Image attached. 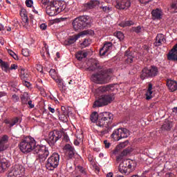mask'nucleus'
<instances>
[{"label":"nucleus","mask_w":177,"mask_h":177,"mask_svg":"<svg viewBox=\"0 0 177 177\" xmlns=\"http://www.w3.org/2000/svg\"><path fill=\"white\" fill-rule=\"evenodd\" d=\"M118 147H125V142H122L118 145L116 149L113 151V154H118Z\"/></svg>","instance_id":"nucleus-39"},{"label":"nucleus","mask_w":177,"mask_h":177,"mask_svg":"<svg viewBox=\"0 0 177 177\" xmlns=\"http://www.w3.org/2000/svg\"><path fill=\"white\" fill-rule=\"evenodd\" d=\"M49 74L50 77L54 80L56 77H57L59 75H57V73L56 72V70L55 69H50L49 71Z\"/></svg>","instance_id":"nucleus-37"},{"label":"nucleus","mask_w":177,"mask_h":177,"mask_svg":"<svg viewBox=\"0 0 177 177\" xmlns=\"http://www.w3.org/2000/svg\"><path fill=\"white\" fill-rule=\"evenodd\" d=\"M26 5L28 8H32V5H34V1L32 0H26Z\"/></svg>","instance_id":"nucleus-41"},{"label":"nucleus","mask_w":177,"mask_h":177,"mask_svg":"<svg viewBox=\"0 0 177 177\" xmlns=\"http://www.w3.org/2000/svg\"><path fill=\"white\" fill-rule=\"evenodd\" d=\"M10 167V162L6 158H1L0 160V174L3 172L6 168H9Z\"/></svg>","instance_id":"nucleus-19"},{"label":"nucleus","mask_w":177,"mask_h":177,"mask_svg":"<svg viewBox=\"0 0 177 177\" xmlns=\"http://www.w3.org/2000/svg\"><path fill=\"white\" fill-rule=\"evenodd\" d=\"M23 174H24V167L20 165H15L12 167L9 176H18Z\"/></svg>","instance_id":"nucleus-13"},{"label":"nucleus","mask_w":177,"mask_h":177,"mask_svg":"<svg viewBox=\"0 0 177 177\" xmlns=\"http://www.w3.org/2000/svg\"><path fill=\"white\" fill-rule=\"evenodd\" d=\"M124 57H126V60L128 63H132L133 62V53L129 51H126Z\"/></svg>","instance_id":"nucleus-28"},{"label":"nucleus","mask_w":177,"mask_h":177,"mask_svg":"<svg viewBox=\"0 0 177 177\" xmlns=\"http://www.w3.org/2000/svg\"><path fill=\"white\" fill-rule=\"evenodd\" d=\"M0 96H6V93L0 92Z\"/></svg>","instance_id":"nucleus-63"},{"label":"nucleus","mask_w":177,"mask_h":177,"mask_svg":"<svg viewBox=\"0 0 177 177\" xmlns=\"http://www.w3.org/2000/svg\"><path fill=\"white\" fill-rule=\"evenodd\" d=\"M168 60H174L177 62V44L174 45L172 49L167 55Z\"/></svg>","instance_id":"nucleus-16"},{"label":"nucleus","mask_w":177,"mask_h":177,"mask_svg":"<svg viewBox=\"0 0 177 177\" xmlns=\"http://www.w3.org/2000/svg\"><path fill=\"white\" fill-rule=\"evenodd\" d=\"M91 17L83 15L75 18L72 22V26L75 31H80V30H84V28L91 27Z\"/></svg>","instance_id":"nucleus-4"},{"label":"nucleus","mask_w":177,"mask_h":177,"mask_svg":"<svg viewBox=\"0 0 177 177\" xmlns=\"http://www.w3.org/2000/svg\"><path fill=\"white\" fill-rule=\"evenodd\" d=\"M81 45L84 48H86V46H89V40H88V39H84Z\"/></svg>","instance_id":"nucleus-42"},{"label":"nucleus","mask_w":177,"mask_h":177,"mask_svg":"<svg viewBox=\"0 0 177 177\" xmlns=\"http://www.w3.org/2000/svg\"><path fill=\"white\" fill-rule=\"evenodd\" d=\"M166 177H175V176H174V174L172 173H168L166 174Z\"/></svg>","instance_id":"nucleus-57"},{"label":"nucleus","mask_w":177,"mask_h":177,"mask_svg":"<svg viewBox=\"0 0 177 177\" xmlns=\"http://www.w3.org/2000/svg\"><path fill=\"white\" fill-rule=\"evenodd\" d=\"M18 67L19 66H17V64H11V66H10V70H17Z\"/></svg>","instance_id":"nucleus-47"},{"label":"nucleus","mask_w":177,"mask_h":177,"mask_svg":"<svg viewBox=\"0 0 177 177\" xmlns=\"http://www.w3.org/2000/svg\"><path fill=\"white\" fill-rule=\"evenodd\" d=\"M104 145H105L106 149H109L110 147V142H108L107 140L104 141Z\"/></svg>","instance_id":"nucleus-50"},{"label":"nucleus","mask_w":177,"mask_h":177,"mask_svg":"<svg viewBox=\"0 0 177 177\" xmlns=\"http://www.w3.org/2000/svg\"><path fill=\"white\" fill-rule=\"evenodd\" d=\"M165 37H164V35L158 34L156 36V41L154 42L155 46H161L162 44H165Z\"/></svg>","instance_id":"nucleus-21"},{"label":"nucleus","mask_w":177,"mask_h":177,"mask_svg":"<svg viewBox=\"0 0 177 177\" xmlns=\"http://www.w3.org/2000/svg\"><path fill=\"white\" fill-rule=\"evenodd\" d=\"M172 128V123L171 122H165L162 125V129H165L166 131H169Z\"/></svg>","instance_id":"nucleus-35"},{"label":"nucleus","mask_w":177,"mask_h":177,"mask_svg":"<svg viewBox=\"0 0 177 177\" xmlns=\"http://www.w3.org/2000/svg\"><path fill=\"white\" fill-rule=\"evenodd\" d=\"M9 140V137L7 135L3 136L0 138V151H5L8 149L6 143Z\"/></svg>","instance_id":"nucleus-17"},{"label":"nucleus","mask_w":177,"mask_h":177,"mask_svg":"<svg viewBox=\"0 0 177 177\" xmlns=\"http://www.w3.org/2000/svg\"><path fill=\"white\" fill-rule=\"evenodd\" d=\"M40 28L41 30H46V28H48V26L46 25V24H41L40 25Z\"/></svg>","instance_id":"nucleus-49"},{"label":"nucleus","mask_w":177,"mask_h":177,"mask_svg":"<svg viewBox=\"0 0 177 177\" xmlns=\"http://www.w3.org/2000/svg\"><path fill=\"white\" fill-rule=\"evenodd\" d=\"M128 136H129V130L125 128L114 130L111 134V138L117 141L121 140V139H125L126 138H128Z\"/></svg>","instance_id":"nucleus-8"},{"label":"nucleus","mask_w":177,"mask_h":177,"mask_svg":"<svg viewBox=\"0 0 177 177\" xmlns=\"http://www.w3.org/2000/svg\"><path fill=\"white\" fill-rule=\"evenodd\" d=\"M77 169H79L80 172H81L82 174H84V175L85 174H86V171H85V169H84V167L81 166H77Z\"/></svg>","instance_id":"nucleus-45"},{"label":"nucleus","mask_w":177,"mask_h":177,"mask_svg":"<svg viewBox=\"0 0 177 177\" xmlns=\"http://www.w3.org/2000/svg\"><path fill=\"white\" fill-rule=\"evenodd\" d=\"M88 70L90 71H97V73L93 74L91 81L95 84H107L110 81V74L111 69L102 68L99 66V62L95 59H90L88 62Z\"/></svg>","instance_id":"nucleus-2"},{"label":"nucleus","mask_w":177,"mask_h":177,"mask_svg":"<svg viewBox=\"0 0 177 177\" xmlns=\"http://www.w3.org/2000/svg\"><path fill=\"white\" fill-rule=\"evenodd\" d=\"M21 17L22 18V24L24 28L28 30V28H30V24H28V17L27 16V14H26L24 12H21Z\"/></svg>","instance_id":"nucleus-24"},{"label":"nucleus","mask_w":177,"mask_h":177,"mask_svg":"<svg viewBox=\"0 0 177 177\" xmlns=\"http://www.w3.org/2000/svg\"><path fill=\"white\" fill-rule=\"evenodd\" d=\"M169 10L172 13H177V0H172Z\"/></svg>","instance_id":"nucleus-31"},{"label":"nucleus","mask_w":177,"mask_h":177,"mask_svg":"<svg viewBox=\"0 0 177 177\" xmlns=\"http://www.w3.org/2000/svg\"><path fill=\"white\" fill-rule=\"evenodd\" d=\"M153 96L154 94H153V84H149L146 93V99L147 100H150V99H153Z\"/></svg>","instance_id":"nucleus-26"},{"label":"nucleus","mask_w":177,"mask_h":177,"mask_svg":"<svg viewBox=\"0 0 177 177\" xmlns=\"http://www.w3.org/2000/svg\"><path fill=\"white\" fill-rule=\"evenodd\" d=\"M150 1L151 0H139V1L140 2V3H149V2H150Z\"/></svg>","instance_id":"nucleus-52"},{"label":"nucleus","mask_w":177,"mask_h":177,"mask_svg":"<svg viewBox=\"0 0 177 177\" xmlns=\"http://www.w3.org/2000/svg\"><path fill=\"white\" fill-rule=\"evenodd\" d=\"M131 0H116V9L127 10L131 8Z\"/></svg>","instance_id":"nucleus-14"},{"label":"nucleus","mask_w":177,"mask_h":177,"mask_svg":"<svg viewBox=\"0 0 177 177\" xmlns=\"http://www.w3.org/2000/svg\"><path fill=\"white\" fill-rule=\"evenodd\" d=\"M136 164L135 161L132 160H124L122 163H120L119 165V171L120 174H127L128 172V169H132V168H135Z\"/></svg>","instance_id":"nucleus-9"},{"label":"nucleus","mask_w":177,"mask_h":177,"mask_svg":"<svg viewBox=\"0 0 177 177\" xmlns=\"http://www.w3.org/2000/svg\"><path fill=\"white\" fill-rule=\"evenodd\" d=\"M51 100H54V102H55L56 104H59V100H57V98L55 97L54 96L50 97Z\"/></svg>","instance_id":"nucleus-53"},{"label":"nucleus","mask_w":177,"mask_h":177,"mask_svg":"<svg viewBox=\"0 0 177 177\" xmlns=\"http://www.w3.org/2000/svg\"><path fill=\"white\" fill-rule=\"evenodd\" d=\"M44 48L46 49V52L47 55H49V50L48 49V46L45 44Z\"/></svg>","instance_id":"nucleus-58"},{"label":"nucleus","mask_w":177,"mask_h":177,"mask_svg":"<svg viewBox=\"0 0 177 177\" xmlns=\"http://www.w3.org/2000/svg\"><path fill=\"white\" fill-rule=\"evenodd\" d=\"M60 161V156L57 153H53L47 160L46 168L49 171H53L55 168L59 167Z\"/></svg>","instance_id":"nucleus-7"},{"label":"nucleus","mask_w":177,"mask_h":177,"mask_svg":"<svg viewBox=\"0 0 177 177\" xmlns=\"http://www.w3.org/2000/svg\"><path fill=\"white\" fill-rule=\"evenodd\" d=\"M114 84H109L106 86H100L95 90V93L99 96L102 93H106L107 92H114Z\"/></svg>","instance_id":"nucleus-15"},{"label":"nucleus","mask_w":177,"mask_h":177,"mask_svg":"<svg viewBox=\"0 0 177 177\" xmlns=\"http://www.w3.org/2000/svg\"><path fill=\"white\" fill-rule=\"evenodd\" d=\"M115 35L116 36L118 39H120V41H122V39H124V33H122V32H117L116 33H115Z\"/></svg>","instance_id":"nucleus-38"},{"label":"nucleus","mask_w":177,"mask_h":177,"mask_svg":"<svg viewBox=\"0 0 177 177\" xmlns=\"http://www.w3.org/2000/svg\"><path fill=\"white\" fill-rule=\"evenodd\" d=\"M62 136L63 133L57 130L50 132L48 139V145H50V146H53V145H55V143H56V142H57Z\"/></svg>","instance_id":"nucleus-10"},{"label":"nucleus","mask_w":177,"mask_h":177,"mask_svg":"<svg viewBox=\"0 0 177 177\" xmlns=\"http://www.w3.org/2000/svg\"><path fill=\"white\" fill-rule=\"evenodd\" d=\"M32 12H33L34 13H35L36 15H38V12L37 11V10H35V8H33V9H32Z\"/></svg>","instance_id":"nucleus-64"},{"label":"nucleus","mask_w":177,"mask_h":177,"mask_svg":"<svg viewBox=\"0 0 177 177\" xmlns=\"http://www.w3.org/2000/svg\"><path fill=\"white\" fill-rule=\"evenodd\" d=\"M28 104L30 106V109H34V104H32V101L31 100L28 101Z\"/></svg>","instance_id":"nucleus-54"},{"label":"nucleus","mask_w":177,"mask_h":177,"mask_svg":"<svg viewBox=\"0 0 177 177\" xmlns=\"http://www.w3.org/2000/svg\"><path fill=\"white\" fill-rule=\"evenodd\" d=\"M167 88L171 91V92H175L177 89V82L172 80H168L167 82Z\"/></svg>","instance_id":"nucleus-22"},{"label":"nucleus","mask_w":177,"mask_h":177,"mask_svg":"<svg viewBox=\"0 0 177 177\" xmlns=\"http://www.w3.org/2000/svg\"><path fill=\"white\" fill-rule=\"evenodd\" d=\"M12 99H15V100H19V97L17 95H13Z\"/></svg>","instance_id":"nucleus-61"},{"label":"nucleus","mask_w":177,"mask_h":177,"mask_svg":"<svg viewBox=\"0 0 177 177\" xmlns=\"http://www.w3.org/2000/svg\"><path fill=\"white\" fill-rule=\"evenodd\" d=\"M172 111H173V113H175V114H176V113H177V106L173 108V109H172Z\"/></svg>","instance_id":"nucleus-62"},{"label":"nucleus","mask_w":177,"mask_h":177,"mask_svg":"<svg viewBox=\"0 0 177 177\" xmlns=\"http://www.w3.org/2000/svg\"><path fill=\"white\" fill-rule=\"evenodd\" d=\"M24 85L25 86H26L27 88H30V86H31V84H30V82H27V81H25L24 83Z\"/></svg>","instance_id":"nucleus-51"},{"label":"nucleus","mask_w":177,"mask_h":177,"mask_svg":"<svg viewBox=\"0 0 177 177\" xmlns=\"http://www.w3.org/2000/svg\"><path fill=\"white\" fill-rule=\"evenodd\" d=\"M84 35H86V32H82V33L71 36L64 41V45L65 46L73 45V44H75V42H77V41H78L81 37H84Z\"/></svg>","instance_id":"nucleus-12"},{"label":"nucleus","mask_w":177,"mask_h":177,"mask_svg":"<svg viewBox=\"0 0 177 177\" xmlns=\"http://www.w3.org/2000/svg\"><path fill=\"white\" fill-rule=\"evenodd\" d=\"M100 2L97 0H93L91 1L90 2L86 3L87 8H88V9H92L93 8H95V6H97V5H99Z\"/></svg>","instance_id":"nucleus-30"},{"label":"nucleus","mask_w":177,"mask_h":177,"mask_svg":"<svg viewBox=\"0 0 177 177\" xmlns=\"http://www.w3.org/2000/svg\"><path fill=\"white\" fill-rule=\"evenodd\" d=\"M19 149L22 153H31L38 156L39 160L44 162L49 156V149L45 145H37V142L32 137H26L19 143Z\"/></svg>","instance_id":"nucleus-1"},{"label":"nucleus","mask_w":177,"mask_h":177,"mask_svg":"<svg viewBox=\"0 0 177 177\" xmlns=\"http://www.w3.org/2000/svg\"><path fill=\"white\" fill-rule=\"evenodd\" d=\"M55 82L58 84L59 88H63L64 86V82H63V79L60 77V76H57L55 78H54Z\"/></svg>","instance_id":"nucleus-33"},{"label":"nucleus","mask_w":177,"mask_h":177,"mask_svg":"<svg viewBox=\"0 0 177 177\" xmlns=\"http://www.w3.org/2000/svg\"><path fill=\"white\" fill-rule=\"evenodd\" d=\"M115 99L114 94H106L101 95L93 104V107H103L110 104Z\"/></svg>","instance_id":"nucleus-6"},{"label":"nucleus","mask_w":177,"mask_h":177,"mask_svg":"<svg viewBox=\"0 0 177 177\" xmlns=\"http://www.w3.org/2000/svg\"><path fill=\"white\" fill-rule=\"evenodd\" d=\"M158 69L156 66H151L150 69L147 68H145L142 70V73L140 75L141 80H146V78H149V77H156L157 75V73Z\"/></svg>","instance_id":"nucleus-11"},{"label":"nucleus","mask_w":177,"mask_h":177,"mask_svg":"<svg viewBox=\"0 0 177 177\" xmlns=\"http://www.w3.org/2000/svg\"><path fill=\"white\" fill-rule=\"evenodd\" d=\"M22 55H24L25 57H27L30 55V53L28 52V49H23L22 50Z\"/></svg>","instance_id":"nucleus-44"},{"label":"nucleus","mask_w":177,"mask_h":177,"mask_svg":"<svg viewBox=\"0 0 177 177\" xmlns=\"http://www.w3.org/2000/svg\"><path fill=\"white\" fill-rule=\"evenodd\" d=\"M63 140H64V142H70V139L68 138V136H65L64 139Z\"/></svg>","instance_id":"nucleus-56"},{"label":"nucleus","mask_w":177,"mask_h":177,"mask_svg":"<svg viewBox=\"0 0 177 177\" xmlns=\"http://www.w3.org/2000/svg\"><path fill=\"white\" fill-rule=\"evenodd\" d=\"M134 24V22L132 21H127L125 22H122L120 26L121 27H127V26H133Z\"/></svg>","instance_id":"nucleus-36"},{"label":"nucleus","mask_w":177,"mask_h":177,"mask_svg":"<svg viewBox=\"0 0 177 177\" xmlns=\"http://www.w3.org/2000/svg\"><path fill=\"white\" fill-rule=\"evenodd\" d=\"M37 71H39V73H42L43 72V69H42V66L41 65H37L36 67Z\"/></svg>","instance_id":"nucleus-48"},{"label":"nucleus","mask_w":177,"mask_h":177,"mask_svg":"<svg viewBox=\"0 0 177 177\" xmlns=\"http://www.w3.org/2000/svg\"><path fill=\"white\" fill-rule=\"evenodd\" d=\"M48 111L53 114L55 113V109L52 108V106H48Z\"/></svg>","instance_id":"nucleus-55"},{"label":"nucleus","mask_w":177,"mask_h":177,"mask_svg":"<svg viewBox=\"0 0 177 177\" xmlns=\"http://www.w3.org/2000/svg\"><path fill=\"white\" fill-rule=\"evenodd\" d=\"M46 12L49 16H57L60 12L63 11V6L62 2L53 1L47 4Z\"/></svg>","instance_id":"nucleus-5"},{"label":"nucleus","mask_w":177,"mask_h":177,"mask_svg":"<svg viewBox=\"0 0 177 177\" xmlns=\"http://www.w3.org/2000/svg\"><path fill=\"white\" fill-rule=\"evenodd\" d=\"M113 118L114 117L110 112H102L100 113L96 125L97 127H100V128L103 127L104 128H106V130L102 131V135H106V133H109L110 131L112 129L110 125Z\"/></svg>","instance_id":"nucleus-3"},{"label":"nucleus","mask_w":177,"mask_h":177,"mask_svg":"<svg viewBox=\"0 0 177 177\" xmlns=\"http://www.w3.org/2000/svg\"><path fill=\"white\" fill-rule=\"evenodd\" d=\"M111 48H113V44L111 42L105 43L103 47L100 50V55L101 56H104L109 50H111Z\"/></svg>","instance_id":"nucleus-18"},{"label":"nucleus","mask_w":177,"mask_h":177,"mask_svg":"<svg viewBox=\"0 0 177 177\" xmlns=\"http://www.w3.org/2000/svg\"><path fill=\"white\" fill-rule=\"evenodd\" d=\"M106 177H113V172H109L106 174Z\"/></svg>","instance_id":"nucleus-59"},{"label":"nucleus","mask_w":177,"mask_h":177,"mask_svg":"<svg viewBox=\"0 0 177 177\" xmlns=\"http://www.w3.org/2000/svg\"><path fill=\"white\" fill-rule=\"evenodd\" d=\"M151 15L153 20H160L162 18V10L160 8L153 10L151 12Z\"/></svg>","instance_id":"nucleus-20"},{"label":"nucleus","mask_w":177,"mask_h":177,"mask_svg":"<svg viewBox=\"0 0 177 177\" xmlns=\"http://www.w3.org/2000/svg\"><path fill=\"white\" fill-rule=\"evenodd\" d=\"M100 8L102 9V10L104 12H109L110 11V7H109V6H101Z\"/></svg>","instance_id":"nucleus-46"},{"label":"nucleus","mask_w":177,"mask_h":177,"mask_svg":"<svg viewBox=\"0 0 177 177\" xmlns=\"http://www.w3.org/2000/svg\"><path fill=\"white\" fill-rule=\"evenodd\" d=\"M0 67L4 73H10V64H9V62L0 59Z\"/></svg>","instance_id":"nucleus-23"},{"label":"nucleus","mask_w":177,"mask_h":177,"mask_svg":"<svg viewBox=\"0 0 177 177\" xmlns=\"http://www.w3.org/2000/svg\"><path fill=\"white\" fill-rule=\"evenodd\" d=\"M86 56H88V53L86 51H79L76 53V59H77V60L85 59Z\"/></svg>","instance_id":"nucleus-27"},{"label":"nucleus","mask_w":177,"mask_h":177,"mask_svg":"<svg viewBox=\"0 0 177 177\" xmlns=\"http://www.w3.org/2000/svg\"><path fill=\"white\" fill-rule=\"evenodd\" d=\"M97 120H99V114H97V112H93L91 115V120L97 124Z\"/></svg>","instance_id":"nucleus-34"},{"label":"nucleus","mask_w":177,"mask_h":177,"mask_svg":"<svg viewBox=\"0 0 177 177\" xmlns=\"http://www.w3.org/2000/svg\"><path fill=\"white\" fill-rule=\"evenodd\" d=\"M64 150H66V151H68L69 153L70 157H73L74 154H75V149H74V147L70 144H66L64 147Z\"/></svg>","instance_id":"nucleus-25"},{"label":"nucleus","mask_w":177,"mask_h":177,"mask_svg":"<svg viewBox=\"0 0 177 177\" xmlns=\"http://www.w3.org/2000/svg\"><path fill=\"white\" fill-rule=\"evenodd\" d=\"M19 120L20 119H19L18 118H15L12 119L11 121H6V124H8L10 128H12V127H14V125H16V124H19Z\"/></svg>","instance_id":"nucleus-29"},{"label":"nucleus","mask_w":177,"mask_h":177,"mask_svg":"<svg viewBox=\"0 0 177 177\" xmlns=\"http://www.w3.org/2000/svg\"><path fill=\"white\" fill-rule=\"evenodd\" d=\"M21 80H27L28 78V71L23 68L20 70Z\"/></svg>","instance_id":"nucleus-32"},{"label":"nucleus","mask_w":177,"mask_h":177,"mask_svg":"<svg viewBox=\"0 0 177 177\" xmlns=\"http://www.w3.org/2000/svg\"><path fill=\"white\" fill-rule=\"evenodd\" d=\"M141 30H142V28L140 26H137V27L133 28V31H134L135 32H137V33L140 32Z\"/></svg>","instance_id":"nucleus-43"},{"label":"nucleus","mask_w":177,"mask_h":177,"mask_svg":"<svg viewBox=\"0 0 177 177\" xmlns=\"http://www.w3.org/2000/svg\"><path fill=\"white\" fill-rule=\"evenodd\" d=\"M74 145L75 146H78V145H80V141H78V140H75Z\"/></svg>","instance_id":"nucleus-60"},{"label":"nucleus","mask_w":177,"mask_h":177,"mask_svg":"<svg viewBox=\"0 0 177 177\" xmlns=\"http://www.w3.org/2000/svg\"><path fill=\"white\" fill-rule=\"evenodd\" d=\"M8 52L9 55H10V56L15 59V60H17V59H19L17 55H16V53H15V52H13L12 50H8Z\"/></svg>","instance_id":"nucleus-40"}]
</instances>
